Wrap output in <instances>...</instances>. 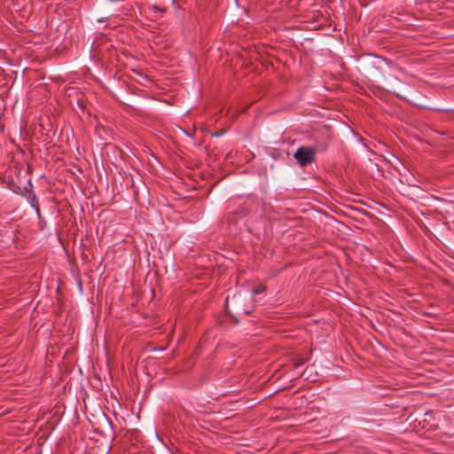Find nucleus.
<instances>
[{
  "mask_svg": "<svg viewBox=\"0 0 454 454\" xmlns=\"http://www.w3.org/2000/svg\"><path fill=\"white\" fill-rule=\"evenodd\" d=\"M316 149L311 146H300L294 158L301 165H308L315 160Z\"/></svg>",
  "mask_w": 454,
  "mask_h": 454,
  "instance_id": "obj_1",
  "label": "nucleus"
},
{
  "mask_svg": "<svg viewBox=\"0 0 454 454\" xmlns=\"http://www.w3.org/2000/svg\"><path fill=\"white\" fill-rule=\"evenodd\" d=\"M225 131H226L225 129H222L218 130L217 132L214 133L213 136L214 137H220L223 134H224Z\"/></svg>",
  "mask_w": 454,
  "mask_h": 454,
  "instance_id": "obj_3",
  "label": "nucleus"
},
{
  "mask_svg": "<svg viewBox=\"0 0 454 454\" xmlns=\"http://www.w3.org/2000/svg\"><path fill=\"white\" fill-rule=\"evenodd\" d=\"M151 9L153 11V12H164V10L162 8H160V6L158 5H153L151 7Z\"/></svg>",
  "mask_w": 454,
  "mask_h": 454,
  "instance_id": "obj_4",
  "label": "nucleus"
},
{
  "mask_svg": "<svg viewBox=\"0 0 454 454\" xmlns=\"http://www.w3.org/2000/svg\"><path fill=\"white\" fill-rule=\"evenodd\" d=\"M266 287L262 285H259L258 286H256L254 291H253V294L254 295H256V294H262L264 291H265Z\"/></svg>",
  "mask_w": 454,
  "mask_h": 454,
  "instance_id": "obj_2",
  "label": "nucleus"
}]
</instances>
